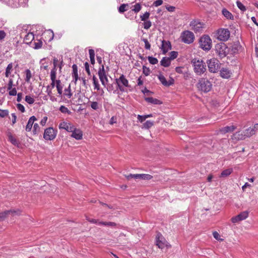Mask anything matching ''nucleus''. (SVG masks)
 Segmentation results:
<instances>
[{"instance_id":"nucleus-1","label":"nucleus","mask_w":258,"mask_h":258,"mask_svg":"<svg viewBox=\"0 0 258 258\" xmlns=\"http://www.w3.org/2000/svg\"><path fill=\"white\" fill-rule=\"evenodd\" d=\"M192 63L194 72L197 75H201L206 71L205 63L202 60L194 59Z\"/></svg>"},{"instance_id":"nucleus-2","label":"nucleus","mask_w":258,"mask_h":258,"mask_svg":"<svg viewBox=\"0 0 258 258\" xmlns=\"http://www.w3.org/2000/svg\"><path fill=\"white\" fill-rule=\"evenodd\" d=\"M197 85L199 90L204 92L210 91L212 86L211 83L206 78H201Z\"/></svg>"},{"instance_id":"nucleus-3","label":"nucleus","mask_w":258,"mask_h":258,"mask_svg":"<svg viewBox=\"0 0 258 258\" xmlns=\"http://www.w3.org/2000/svg\"><path fill=\"white\" fill-rule=\"evenodd\" d=\"M200 45L201 48L206 51L211 49L212 45V41L208 35H204L202 36L199 40Z\"/></svg>"},{"instance_id":"nucleus-4","label":"nucleus","mask_w":258,"mask_h":258,"mask_svg":"<svg viewBox=\"0 0 258 258\" xmlns=\"http://www.w3.org/2000/svg\"><path fill=\"white\" fill-rule=\"evenodd\" d=\"M215 50L217 54L221 58L225 57L229 52V48L224 43H220L216 44Z\"/></svg>"},{"instance_id":"nucleus-5","label":"nucleus","mask_w":258,"mask_h":258,"mask_svg":"<svg viewBox=\"0 0 258 258\" xmlns=\"http://www.w3.org/2000/svg\"><path fill=\"white\" fill-rule=\"evenodd\" d=\"M115 83L117 85L118 88L121 92L125 91L124 87H130L128 81L123 75H121L119 78L116 79Z\"/></svg>"},{"instance_id":"nucleus-6","label":"nucleus","mask_w":258,"mask_h":258,"mask_svg":"<svg viewBox=\"0 0 258 258\" xmlns=\"http://www.w3.org/2000/svg\"><path fill=\"white\" fill-rule=\"evenodd\" d=\"M209 71L211 73H216L220 68V63L218 59L213 58L207 62Z\"/></svg>"},{"instance_id":"nucleus-7","label":"nucleus","mask_w":258,"mask_h":258,"mask_svg":"<svg viewBox=\"0 0 258 258\" xmlns=\"http://www.w3.org/2000/svg\"><path fill=\"white\" fill-rule=\"evenodd\" d=\"M180 38L183 42L190 44L195 39V36L192 32L188 30L184 31L181 34Z\"/></svg>"},{"instance_id":"nucleus-8","label":"nucleus","mask_w":258,"mask_h":258,"mask_svg":"<svg viewBox=\"0 0 258 258\" xmlns=\"http://www.w3.org/2000/svg\"><path fill=\"white\" fill-rule=\"evenodd\" d=\"M56 134L57 131L53 127H49L44 130L43 138L46 140L51 141L55 138Z\"/></svg>"},{"instance_id":"nucleus-9","label":"nucleus","mask_w":258,"mask_h":258,"mask_svg":"<svg viewBox=\"0 0 258 258\" xmlns=\"http://www.w3.org/2000/svg\"><path fill=\"white\" fill-rule=\"evenodd\" d=\"M169 57L166 56L162 58V66L165 67L169 66L171 61L177 57L178 52L175 51H171L169 53Z\"/></svg>"},{"instance_id":"nucleus-10","label":"nucleus","mask_w":258,"mask_h":258,"mask_svg":"<svg viewBox=\"0 0 258 258\" xmlns=\"http://www.w3.org/2000/svg\"><path fill=\"white\" fill-rule=\"evenodd\" d=\"M218 39L221 41H226L230 37V32L227 29H220L217 32Z\"/></svg>"},{"instance_id":"nucleus-11","label":"nucleus","mask_w":258,"mask_h":258,"mask_svg":"<svg viewBox=\"0 0 258 258\" xmlns=\"http://www.w3.org/2000/svg\"><path fill=\"white\" fill-rule=\"evenodd\" d=\"M190 26L191 29L195 31V33L202 32L204 28V24L196 21L190 22Z\"/></svg>"},{"instance_id":"nucleus-12","label":"nucleus","mask_w":258,"mask_h":258,"mask_svg":"<svg viewBox=\"0 0 258 258\" xmlns=\"http://www.w3.org/2000/svg\"><path fill=\"white\" fill-rule=\"evenodd\" d=\"M243 135H240L239 133H237L235 135V136H237V138L238 140H242L244 139L245 137H249L254 135L255 134V130L254 128L249 127L243 132Z\"/></svg>"},{"instance_id":"nucleus-13","label":"nucleus","mask_w":258,"mask_h":258,"mask_svg":"<svg viewBox=\"0 0 258 258\" xmlns=\"http://www.w3.org/2000/svg\"><path fill=\"white\" fill-rule=\"evenodd\" d=\"M21 211L18 210H8L4 212L0 213V221L3 220L7 216L11 215L13 216H18L20 214Z\"/></svg>"},{"instance_id":"nucleus-14","label":"nucleus","mask_w":258,"mask_h":258,"mask_svg":"<svg viewBox=\"0 0 258 258\" xmlns=\"http://www.w3.org/2000/svg\"><path fill=\"white\" fill-rule=\"evenodd\" d=\"M71 133H72L71 137L75 139L80 140L82 139L83 133L81 130L74 127Z\"/></svg>"},{"instance_id":"nucleus-15","label":"nucleus","mask_w":258,"mask_h":258,"mask_svg":"<svg viewBox=\"0 0 258 258\" xmlns=\"http://www.w3.org/2000/svg\"><path fill=\"white\" fill-rule=\"evenodd\" d=\"M58 127L59 129H64L68 132H71L75 126L70 123L62 122L59 123Z\"/></svg>"},{"instance_id":"nucleus-16","label":"nucleus","mask_w":258,"mask_h":258,"mask_svg":"<svg viewBox=\"0 0 258 258\" xmlns=\"http://www.w3.org/2000/svg\"><path fill=\"white\" fill-rule=\"evenodd\" d=\"M36 120H37V118L34 116H32L29 118L25 128L27 132H30L31 131L34 122Z\"/></svg>"},{"instance_id":"nucleus-17","label":"nucleus","mask_w":258,"mask_h":258,"mask_svg":"<svg viewBox=\"0 0 258 258\" xmlns=\"http://www.w3.org/2000/svg\"><path fill=\"white\" fill-rule=\"evenodd\" d=\"M171 49V45L169 41L162 40V54H165L168 50Z\"/></svg>"},{"instance_id":"nucleus-18","label":"nucleus","mask_w":258,"mask_h":258,"mask_svg":"<svg viewBox=\"0 0 258 258\" xmlns=\"http://www.w3.org/2000/svg\"><path fill=\"white\" fill-rule=\"evenodd\" d=\"M231 72L226 68H222L220 71V76L225 79H228L230 77Z\"/></svg>"},{"instance_id":"nucleus-19","label":"nucleus","mask_w":258,"mask_h":258,"mask_svg":"<svg viewBox=\"0 0 258 258\" xmlns=\"http://www.w3.org/2000/svg\"><path fill=\"white\" fill-rule=\"evenodd\" d=\"M34 39V35L33 33L29 32L27 33L24 38V41L26 44H30L32 43V41Z\"/></svg>"},{"instance_id":"nucleus-20","label":"nucleus","mask_w":258,"mask_h":258,"mask_svg":"<svg viewBox=\"0 0 258 258\" xmlns=\"http://www.w3.org/2000/svg\"><path fill=\"white\" fill-rule=\"evenodd\" d=\"M174 83V80L173 79L171 78H169V80L167 81L165 78L162 76V85L165 86L166 87L170 86L173 85Z\"/></svg>"},{"instance_id":"nucleus-21","label":"nucleus","mask_w":258,"mask_h":258,"mask_svg":"<svg viewBox=\"0 0 258 258\" xmlns=\"http://www.w3.org/2000/svg\"><path fill=\"white\" fill-rule=\"evenodd\" d=\"M8 141L15 146L19 147L20 145V142L11 134L8 135Z\"/></svg>"},{"instance_id":"nucleus-22","label":"nucleus","mask_w":258,"mask_h":258,"mask_svg":"<svg viewBox=\"0 0 258 258\" xmlns=\"http://www.w3.org/2000/svg\"><path fill=\"white\" fill-rule=\"evenodd\" d=\"M235 129V127L233 125L227 126L222 128L220 131L221 133H222L223 134H225L226 133L231 132L233 131Z\"/></svg>"},{"instance_id":"nucleus-23","label":"nucleus","mask_w":258,"mask_h":258,"mask_svg":"<svg viewBox=\"0 0 258 258\" xmlns=\"http://www.w3.org/2000/svg\"><path fill=\"white\" fill-rule=\"evenodd\" d=\"M233 172V169L232 168H230L228 169H226L224 170L221 173L220 175V177H226L230 175Z\"/></svg>"},{"instance_id":"nucleus-24","label":"nucleus","mask_w":258,"mask_h":258,"mask_svg":"<svg viewBox=\"0 0 258 258\" xmlns=\"http://www.w3.org/2000/svg\"><path fill=\"white\" fill-rule=\"evenodd\" d=\"M145 100L149 103L154 104H158L161 103L160 100L153 97H146L145 98Z\"/></svg>"},{"instance_id":"nucleus-25","label":"nucleus","mask_w":258,"mask_h":258,"mask_svg":"<svg viewBox=\"0 0 258 258\" xmlns=\"http://www.w3.org/2000/svg\"><path fill=\"white\" fill-rule=\"evenodd\" d=\"M222 14L228 19H233V16L232 14L226 9H223L222 10Z\"/></svg>"},{"instance_id":"nucleus-26","label":"nucleus","mask_w":258,"mask_h":258,"mask_svg":"<svg viewBox=\"0 0 258 258\" xmlns=\"http://www.w3.org/2000/svg\"><path fill=\"white\" fill-rule=\"evenodd\" d=\"M90 103L91 107L94 110H97L101 107V104L96 101L90 102Z\"/></svg>"},{"instance_id":"nucleus-27","label":"nucleus","mask_w":258,"mask_h":258,"mask_svg":"<svg viewBox=\"0 0 258 258\" xmlns=\"http://www.w3.org/2000/svg\"><path fill=\"white\" fill-rule=\"evenodd\" d=\"M56 87L57 88V90L58 93L59 95H61L62 93V86L61 85V82L60 80H58L56 81Z\"/></svg>"},{"instance_id":"nucleus-28","label":"nucleus","mask_w":258,"mask_h":258,"mask_svg":"<svg viewBox=\"0 0 258 258\" xmlns=\"http://www.w3.org/2000/svg\"><path fill=\"white\" fill-rule=\"evenodd\" d=\"M91 63L94 64L95 63V52L93 49L89 50Z\"/></svg>"},{"instance_id":"nucleus-29","label":"nucleus","mask_w":258,"mask_h":258,"mask_svg":"<svg viewBox=\"0 0 258 258\" xmlns=\"http://www.w3.org/2000/svg\"><path fill=\"white\" fill-rule=\"evenodd\" d=\"M128 7V5L127 4H121L119 7L118 8V12L120 13H123L125 11L127 10V8Z\"/></svg>"},{"instance_id":"nucleus-30","label":"nucleus","mask_w":258,"mask_h":258,"mask_svg":"<svg viewBox=\"0 0 258 258\" xmlns=\"http://www.w3.org/2000/svg\"><path fill=\"white\" fill-rule=\"evenodd\" d=\"M12 69H13V63H10L8 65V66L6 68V70L5 76L6 77H9L11 73V71L12 70Z\"/></svg>"},{"instance_id":"nucleus-31","label":"nucleus","mask_w":258,"mask_h":258,"mask_svg":"<svg viewBox=\"0 0 258 258\" xmlns=\"http://www.w3.org/2000/svg\"><path fill=\"white\" fill-rule=\"evenodd\" d=\"M98 74L99 78H102V76L106 75L103 64H102V66L99 68Z\"/></svg>"},{"instance_id":"nucleus-32","label":"nucleus","mask_w":258,"mask_h":258,"mask_svg":"<svg viewBox=\"0 0 258 258\" xmlns=\"http://www.w3.org/2000/svg\"><path fill=\"white\" fill-rule=\"evenodd\" d=\"M98 224L110 227H115L116 226V224L112 222H99Z\"/></svg>"},{"instance_id":"nucleus-33","label":"nucleus","mask_w":258,"mask_h":258,"mask_svg":"<svg viewBox=\"0 0 258 258\" xmlns=\"http://www.w3.org/2000/svg\"><path fill=\"white\" fill-rule=\"evenodd\" d=\"M26 78L25 81L27 83L30 82L31 78L32 77L31 72L30 70L27 69L25 71Z\"/></svg>"},{"instance_id":"nucleus-34","label":"nucleus","mask_w":258,"mask_h":258,"mask_svg":"<svg viewBox=\"0 0 258 258\" xmlns=\"http://www.w3.org/2000/svg\"><path fill=\"white\" fill-rule=\"evenodd\" d=\"M99 79L101 82L102 85L104 86L105 87H106L108 82V80L107 78L106 75L102 76V78H99Z\"/></svg>"},{"instance_id":"nucleus-35","label":"nucleus","mask_w":258,"mask_h":258,"mask_svg":"<svg viewBox=\"0 0 258 258\" xmlns=\"http://www.w3.org/2000/svg\"><path fill=\"white\" fill-rule=\"evenodd\" d=\"M248 212L247 211L242 212L238 215L241 221L245 219L248 217Z\"/></svg>"},{"instance_id":"nucleus-36","label":"nucleus","mask_w":258,"mask_h":258,"mask_svg":"<svg viewBox=\"0 0 258 258\" xmlns=\"http://www.w3.org/2000/svg\"><path fill=\"white\" fill-rule=\"evenodd\" d=\"M56 68H53L50 72V79L51 81L56 80Z\"/></svg>"},{"instance_id":"nucleus-37","label":"nucleus","mask_w":258,"mask_h":258,"mask_svg":"<svg viewBox=\"0 0 258 258\" xmlns=\"http://www.w3.org/2000/svg\"><path fill=\"white\" fill-rule=\"evenodd\" d=\"M64 95L67 96L68 98H71V97L72 96V93H71V91L70 85H69L68 88L65 89Z\"/></svg>"},{"instance_id":"nucleus-38","label":"nucleus","mask_w":258,"mask_h":258,"mask_svg":"<svg viewBox=\"0 0 258 258\" xmlns=\"http://www.w3.org/2000/svg\"><path fill=\"white\" fill-rule=\"evenodd\" d=\"M40 132V127L38 123H34L33 125V133L34 135L38 134Z\"/></svg>"},{"instance_id":"nucleus-39","label":"nucleus","mask_w":258,"mask_h":258,"mask_svg":"<svg viewBox=\"0 0 258 258\" xmlns=\"http://www.w3.org/2000/svg\"><path fill=\"white\" fill-rule=\"evenodd\" d=\"M25 101L29 104H32L34 102V99L29 95H27L25 97Z\"/></svg>"},{"instance_id":"nucleus-40","label":"nucleus","mask_w":258,"mask_h":258,"mask_svg":"<svg viewBox=\"0 0 258 258\" xmlns=\"http://www.w3.org/2000/svg\"><path fill=\"white\" fill-rule=\"evenodd\" d=\"M59 110L60 111L63 113H68L69 114H70L71 113V112L68 109V108H67L66 106L63 105H61L59 107Z\"/></svg>"},{"instance_id":"nucleus-41","label":"nucleus","mask_w":258,"mask_h":258,"mask_svg":"<svg viewBox=\"0 0 258 258\" xmlns=\"http://www.w3.org/2000/svg\"><path fill=\"white\" fill-rule=\"evenodd\" d=\"M133 7L134 8L132 9V11L135 12L136 13H138L141 10V6L139 3L136 4Z\"/></svg>"},{"instance_id":"nucleus-42","label":"nucleus","mask_w":258,"mask_h":258,"mask_svg":"<svg viewBox=\"0 0 258 258\" xmlns=\"http://www.w3.org/2000/svg\"><path fill=\"white\" fill-rule=\"evenodd\" d=\"M140 179L144 180H149L152 178V176L147 174H140Z\"/></svg>"},{"instance_id":"nucleus-43","label":"nucleus","mask_w":258,"mask_h":258,"mask_svg":"<svg viewBox=\"0 0 258 258\" xmlns=\"http://www.w3.org/2000/svg\"><path fill=\"white\" fill-rule=\"evenodd\" d=\"M165 7L167 11L170 12H173L175 10V7L169 6L168 4H165Z\"/></svg>"},{"instance_id":"nucleus-44","label":"nucleus","mask_w":258,"mask_h":258,"mask_svg":"<svg viewBox=\"0 0 258 258\" xmlns=\"http://www.w3.org/2000/svg\"><path fill=\"white\" fill-rule=\"evenodd\" d=\"M237 7L242 11L244 12L246 10L245 6L239 1L236 2Z\"/></svg>"},{"instance_id":"nucleus-45","label":"nucleus","mask_w":258,"mask_h":258,"mask_svg":"<svg viewBox=\"0 0 258 258\" xmlns=\"http://www.w3.org/2000/svg\"><path fill=\"white\" fill-rule=\"evenodd\" d=\"M9 114L8 110H2L0 109V117H5Z\"/></svg>"},{"instance_id":"nucleus-46","label":"nucleus","mask_w":258,"mask_h":258,"mask_svg":"<svg viewBox=\"0 0 258 258\" xmlns=\"http://www.w3.org/2000/svg\"><path fill=\"white\" fill-rule=\"evenodd\" d=\"M150 13L149 12H146L143 15H141L140 18L142 21H145L147 19L149 18Z\"/></svg>"},{"instance_id":"nucleus-47","label":"nucleus","mask_w":258,"mask_h":258,"mask_svg":"<svg viewBox=\"0 0 258 258\" xmlns=\"http://www.w3.org/2000/svg\"><path fill=\"white\" fill-rule=\"evenodd\" d=\"M142 40L145 43V48L146 49H150L151 48V45L148 40L146 38H142Z\"/></svg>"},{"instance_id":"nucleus-48","label":"nucleus","mask_w":258,"mask_h":258,"mask_svg":"<svg viewBox=\"0 0 258 258\" xmlns=\"http://www.w3.org/2000/svg\"><path fill=\"white\" fill-rule=\"evenodd\" d=\"M153 125V122L150 120H147L144 124V127L146 128H149Z\"/></svg>"},{"instance_id":"nucleus-49","label":"nucleus","mask_w":258,"mask_h":258,"mask_svg":"<svg viewBox=\"0 0 258 258\" xmlns=\"http://www.w3.org/2000/svg\"><path fill=\"white\" fill-rule=\"evenodd\" d=\"M13 86H15V85L13 84V79L10 78L8 84V90H11V89L14 88Z\"/></svg>"},{"instance_id":"nucleus-50","label":"nucleus","mask_w":258,"mask_h":258,"mask_svg":"<svg viewBox=\"0 0 258 258\" xmlns=\"http://www.w3.org/2000/svg\"><path fill=\"white\" fill-rule=\"evenodd\" d=\"M6 35V33L4 30H0V42L4 41Z\"/></svg>"},{"instance_id":"nucleus-51","label":"nucleus","mask_w":258,"mask_h":258,"mask_svg":"<svg viewBox=\"0 0 258 258\" xmlns=\"http://www.w3.org/2000/svg\"><path fill=\"white\" fill-rule=\"evenodd\" d=\"M34 48L35 49H38L42 47V42L41 41L38 40L37 42H34Z\"/></svg>"},{"instance_id":"nucleus-52","label":"nucleus","mask_w":258,"mask_h":258,"mask_svg":"<svg viewBox=\"0 0 258 258\" xmlns=\"http://www.w3.org/2000/svg\"><path fill=\"white\" fill-rule=\"evenodd\" d=\"M148 59L150 63L153 64H156L158 62L157 59L153 57L149 56Z\"/></svg>"},{"instance_id":"nucleus-53","label":"nucleus","mask_w":258,"mask_h":258,"mask_svg":"<svg viewBox=\"0 0 258 258\" xmlns=\"http://www.w3.org/2000/svg\"><path fill=\"white\" fill-rule=\"evenodd\" d=\"M159 234L158 233L156 236V245L160 248L161 247V241L160 240Z\"/></svg>"},{"instance_id":"nucleus-54","label":"nucleus","mask_w":258,"mask_h":258,"mask_svg":"<svg viewBox=\"0 0 258 258\" xmlns=\"http://www.w3.org/2000/svg\"><path fill=\"white\" fill-rule=\"evenodd\" d=\"M9 90L10 91L9 92V94L10 96H16L17 94V90L15 87H14V88H12L11 90Z\"/></svg>"},{"instance_id":"nucleus-55","label":"nucleus","mask_w":258,"mask_h":258,"mask_svg":"<svg viewBox=\"0 0 258 258\" xmlns=\"http://www.w3.org/2000/svg\"><path fill=\"white\" fill-rule=\"evenodd\" d=\"M151 26V22L149 21H145L144 23V28L145 29H148Z\"/></svg>"},{"instance_id":"nucleus-56","label":"nucleus","mask_w":258,"mask_h":258,"mask_svg":"<svg viewBox=\"0 0 258 258\" xmlns=\"http://www.w3.org/2000/svg\"><path fill=\"white\" fill-rule=\"evenodd\" d=\"M17 109L20 110L22 112H24L25 111V109L24 106L21 104H18L17 105Z\"/></svg>"},{"instance_id":"nucleus-57","label":"nucleus","mask_w":258,"mask_h":258,"mask_svg":"<svg viewBox=\"0 0 258 258\" xmlns=\"http://www.w3.org/2000/svg\"><path fill=\"white\" fill-rule=\"evenodd\" d=\"M213 235L214 236V237L216 239V240H220V241H222L223 239H220V235L217 232V231H214L213 233Z\"/></svg>"},{"instance_id":"nucleus-58","label":"nucleus","mask_w":258,"mask_h":258,"mask_svg":"<svg viewBox=\"0 0 258 258\" xmlns=\"http://www.w3.org/2000/svg\"><path fill=\"white\" fill-rule=\"evenodd\" d=\"M143 70L144 74H145L146 76H148L149 75L150 71L149 68L144 66L143 68Z\"/></svg>"},{"instance_id":"nucleus-59","label":"nucleus","mask_w":258,"mask_h":258,"mask_svg":"<svg viewBox=\"0 0 258 258\" xmlns=\"http://www.w3.org/2000/svg\"><path fill=\"white\" fill-rule=\"evenodd\" d=\"M146 116H147L138 115L137 118L140 122H142L146 120Z\"/></svg>"},{"instance_id":"nucleus-60","label":"nucleus","mask_w":258,"mask_h":258,"mask_svg":"<svg viewBox=\"0 0 258 258\" xmlns=\"http://www.w3.org/2000/svg\"><path fill=\"white\" fill-rule=\"evenodd\" d=\"M84 65H85L86 71L87 72V74L89 75H90L91 73H90V69H89V64L88 62H86L85 63Z\"/></svg>"},{"instance_id":"nucleus-61","label":"nucleus","mask_w":258,"mask_h":258,"mask_svg":"<svg viewBox=\"0 0 258 258\" xmlns=\"http://www.w3.org/2000/svg\"><path fill=\"white\" fill-rule=\"evenodd\" d=\"M47 120V117H46V116L43 117L40 121L41 125H42V126H44L46 124Z\"/></svg>"},{"instance_id":"nucleus-62","label":"nucleus","mask_w":258,"mask_h":258,"mask_svg":"<svg viewBox=\"0 0 258 258\" xmlns=\"http://www.w3.org/2000/svg\"><path fill=\"white\" fill-rule=\"evenodd\" d=\"M241 221L238 217V216H236L235 217H234L233 218H232L231 219V221L233 222V223H236V222H238L239 221Z\"/></svg>"},{"instance_id":"nucleus-63","label":"nucleus","mask_w":258,"mask_h":258,"mask_svg":"<svg viewBox=\"0 0 258 258\" xmlns=\"http://www.w3.org/2000/svg\"><path fill=\"white\" fill-rule=\"evenodd\" d=\"M17 95V101L18 102H21L22 100V97H23L22 93H19Z\"/></svg>"},{"instance_id":"nucleus-64","label":"nucleus","mask_w":258,"mask_h":258,"mask_svg":"<svg viewBox=\"0 0 258 258\" xmlns=\"http://www.w3.org/2000/svg\"><path fill=\"white\" fill-rule=\"evenodd\" d=\"M73 69V74H78L77 66L76 64H73L72 66Z\"/></svg>"}]
</instances>
